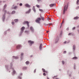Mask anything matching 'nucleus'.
<instances>
[{
	"instance_id": "nucleus-1",
	"label": "nucleus",
	"mask_w": 79,
	"mask_h": 79,
	"mask_svg": "<svg viewBox=\"0 0 79 79\" xmlns=\"http://www.w3.org/2000/svg\"><path fill=\"white\" fill-rule=\"evenodd\" d=\"M68 4H67L66 6V5L64 6V9L63 11V14H64L65 13V12L66 10H67V9H68Z\"/></svg>"
},
{
	"instance_id": "nucleus-2",
	"label": "nucleus",
	"mask_w": 79,
	"mask_h": 79,
	"mask_svg": "<svg viewBox=\"0 0 79 79\" xmlns=\"http://www.w3.org/2000/svg\"><path fill=\"white\" fill-rule=\"evenodd\" d=\"M40 20H41V18L39 17L37 18V19L35 20V21L36 23H40Z\"/></svg>"
},
{
	"instance_id": "nucleus-3",
	"label": "nucleus",
	"mask_w": 79,
	"mask_h": 79,
	"mask_svg": "<svg viewBox=\"0 0 79 79\" xmlns=\"http://www.w3.org/2000/svg\"><path fill=\"white\" fill-rule=\"evenodd\" d=\"M59 41V38L58 37H56L55 39V44H57L58 41Z\"/></svg>"
},
{
	"instance_id": "nucleus-4",
	"label": "nucleus",
	"mask_w": 79,
	"mask_h": 79,
	"mask_svg": "<svg viewBox=\"0 0 79 79\" xmlns=\"http://www.w3.org/2000/svg\"><path fill=\"white\" fill-rule=\"evenodd\" d=\"M27 23V26L29 27V22L27 21H24L23 23V24H25Z\"/></svg>"
},
{
	"instance_id": "nucleus-5",
	"label": "nucleus",
	"mask_w": 79,
	"mask_h": 79,
	"mask_svg": "<svg viewBox=\"0 0 79 79\" xmlns=\"http://www.w3.org/2000/svg\"><path fill=\"white\" fill-rule=\"evenodd\" d=\"M28 43L29 44H30L31 45H32V44H33L34 43V42L33 41H32L31 40H29L28 41Z\"/></svg>"
},
{
	"instance_id": "nucleus-6",
	"label": "nucleus",
	"mask_w": 79,
	"mask_h": 79,
	"mask_svg": "<svg viewBox=\"0 0 79 79\" xmlns=\"http://www.w3.org/2000/svg\"><path fill=\"white\" fill-rule=\"evenodd\" d=\"M24 29H25V27H23L21 28V31L22 32H23V31H24Z\"/></svg>"
},
{
	"instance_id": "nucleus-7",
	"label": "nucleus",
	"mask_w": 79,
	"mask_h": 79,
	"mask_svg": "<svg viewBox=\"0 0 79 79\" xmlns=\"http://www.w3.org/2000/svg\"><path fill=\"white\" fill-rule=\"evenodd\" d=\"M21 47V45H18L16 47L17 49H19Z\"/></svg>"
},
{
	"instance_id": "nucleus-8",
	"label": "nucleus",
	"mask_w": 79,
	"mask_h": 79,
	"mask_svg": "<svg viewBox=\"0 0 79 79\" xmlns=\"http://www.w3.org/2000/svg\"><path fill=\"white\" fill-rule=\"evenodd\" d=\"M30 29L31 31H32V32H34V28H33V27H30Z\"/></svg>"
},
{
	"instance_id": "nucleus-9",
	"label": "nucleus",
	"mask_w": 79,
	"mask_h": 79,
	"mask_svg": "<svg viewBox=\"0 0 79 79\" xmlns=\"http://www.w3.org/2000/svg\"><path fill=\"white\" fill-rule=\"evenodd\" d=\"M31 11V9H30L28 11H27L26 12V14H27V13H30V11Z\"/></svg>"
},
{
	"instance_id": "nucleus-10",
	"label": "nucleus",
	"mask_w": 79,
	"mask_h": 79,
	"mask_svg": "<svg viewBox=\"0 0 79 79\" xmlns=\"http://www.w3.org/2000/svg\"><path fill=\"white\" fill-rule=\"evenodd\" d=\"M42 44H40V45L39 47V48L40 50H42Z\"/></svg>"
},
{
	"instance_id": "nucleus-11",
	"label": "nucleus",
	"mask_w": 79,
	"mask_h": 79,
	"mask_svg": "<svg viewBox=\"0 0 79 79\" xmlns=\"http://www.w3.org/2000/svg\"><path fill=\"white\" fill-rule=\"evenodd\" d=\"M55 5V4H51L49 5L50 7H53Z\"/></svg>"
},
{
	"instance_id": "nucleus-12",
	"label": "nucleus",
	"mask_w": 79,
	"mask_h": 79,
	"mask_svg": "<svg viewBox=\"0 0 79 79\" xmlns=\"http://www.w3.org/2000/svg\"><path fill=\"white\" fill-rule=\"evenodd\" d=\"M25 6L27 7H30L31 6L29 5L28 4H25Z\"/></svg>"
},
{
	"instance_id": "nucleus-13",
	"label": "nucleus",
	"mask_w": 79,
	"mask_h": 79,
	"mask_svg": "<svg viewBox=\"0 0 79 79\" xmlns=\"http://www.w3.org/2000/svg\"><path fill=\"white\" fill-rule=\"evenodd\" d=\"M79 19V17L76 16V17H75L73 18V19Z\"/></svg>"
},
{
	"instance_id": "nucleus-14",
	"label": "nucleus",
	"mask_w": 79,
	"mask_h": 79,
	"mask_svg": "<svg viewBox=\"0 0 79 79\" xmlns=\"http://www.w3.org/2000/svg\"><path fill=\"white\" fill-rule=\"evenodd\" d=\"M6 7V4H5L4 6V8L3 9V11H4L5 10V8Z\"/></svg>"
},
{
	"instance_id": "nucleus-15",
	"label": "nucleus",
	"mask_w": 79,
	"mask_h": 79,
	"mask_svg": "<svg viewBox=\"0 0 79 79\" xmlns=\"http://www.w3.org/2000/svg\"><path fill=\"white\" fill-rule=\"evenodd\" d=\"M2 18L3 21H4V20H5V14H4L3 15Z\"/></svg>"
},
{
	"instance_id": "nucleus-16",
	"label": "nucleus",
	"mask_w": 79,
	"mask_h": 79,
	"mask_svg": "<svg viewBox=\"0 0 79 79\" xmlns=\"http://www.w3.org/2000/svg\"><path fill=\"white\" fill-rule=\"evenodd\" d=\"M41 19L42 20V21H44V20H45V19L44 18V17H42V16H41V17H40Z\"/></svg>"
},
{
	"instance_id": "nucleus-17",
	"label": "nucleus",
	"mask_w": 79,
	"mask_h": 79,
	"mask_svg": "<svg viewBox=\"0 0 79 79\" xmlns=\"http://www.w3.org/2000/svg\"><path fill=\"white\" fill-rule=\"evenodd\" d=\"M29 63L30 62L29 61H27L25 62V63L26 64H29Z\"/></svg>"
},
{
	"instance_id": "nucleus-18",
	"label": "nucleus",
	"mask_w": 79,
	"mask_h": 79,
	"mask_svg": "<svg viewBox=\"0 0 79 79\" xmlns=\"http://www.w3.org/2000/svg\"><path fill=\"white\" fill-rule=\"evenodd\" d=\"M13 57L14 58V59H18V57H15V56H13Z\"/></svg>"
},
{
	"instance_id": "nucleus-19",
	"label": "nucleus",
	"mask_w": 79,
	"mask_h": 79,
	"mask_svg": "<svg viewBox=\"0 0 79 79\" xmlns=\"http://www.w3.org/2000/svg\"><path fill=\"white\" fill-rule=\"evenodd\" d=\"M14 21H15V23H16V22H18V19H15L14 20Z\"/></svg>"
},
{
	"instance_id": "nucleus-20",
	"label": "nucleus",
	"mask_w": 79,
	"mask_h": 79,
	"mask_svg": "<svg viewBox=\"0 0 79 79\" xmlns=\"http://www.w3.org/2000/svg\"><path fill=\"white\" fill-rule=\"evenodd\" d=\"M33 10L34 11V12H35V11H36L35 10V8L34 7V6H33Z\"/></svg>"
},
{
	"instance_id": "nucleus-21",
	"label": "nucleus",
	"mask_w": 79,
	"mask_h": 79,
	"mask_svg": "<svg viewBox=\"0 0 79 79\" xmlns=\"http://www.w3.org/2000/svg\"><path fill=\"white\" fill-rule=\"evenodd\" d=\"M23 69H27V67H24L23 68Z\"/></svg>"
},
{
	"instance_id": "nucleus-22",
	"label": "nucleus",
	"mask_w": 79,
	"mask_h": 79,
	"mask_svg": "<svg viewBox=\"0 0 79 79\" xmlns=\"http://www.w3.org/2000/svg\"><path fill=\"white\" fill-rule=\"evenodd\" d=\"M42 70H43V71L44 73H45V70L44 69H42Z\"/></svg>"
},
{
	"instance_id": "nucleus-23",
	"label": "nucleus",
	"mask_w": 79,
	"mask_h": 79,
	"mask_svg": "<svg viewBox=\"0 0 79 79\" xmlns=\"http://www.w3.org/2000/svg\"><path fill=\"white\" fill-rule=\"evenodd\" d=\"M36 7H37V8H39V7H40V5H36Z\"/></svg>"
},
{
	"instance_id": "nucleus-24",
	"label": "nucleus",
	"mask_w": 79,
	"mask_h": 79,
	"mask_svg": "<svg viewBox=\"0 0 79 79\" xmlns=\"http://www.w3.org/2000/svg\"><path fill=\"white\" fill-rule=\"evenodd\" d=\"M75 48H76V47L75 46V45H74L73 46V50H75Z\"/></svg>"
},
{
	"instance_id": "nucleus-25",
	"label": "nucleus",
	"mask_w": 79,
	"mask_h": 79,
	"mask_svg": "<svg viewBox=\"0 0 79 79\" xmlns=\"http://www.w3.org/2000/svg\"><path fill=\"white\" fill-rule=\"evenodd\" d=\"M39 10L40 11H41V12H42L43 11V10H42V9H39Z\"/></svg>"
},
{
	"instance_id": "nucleus-26",
	"label": "nucleus",
	"mask_w": 79,
	"mask_h": 79,
	"mask_svg": "<svg viewBox=\"0 0 79 79\" xmlns=\"http://www.w3.org/2000/svg\"><path fill=\"white\" fill-rule=\"evenodd\" d=\"M77 57H74L72 58V59H77Z\"/></svg>"
},
{
	"instance_id": "nucleus-27",
	"label": "nucleus",
	"mask_w": 79,
	"mask_h": 79,
	"mask_svg": "<svg viewBox=\"0 0 79 79\" xmlns=\"http://www.w3.org/2000/svg\"><path fill=\"white\" fill-rule=\"evenodd\" d=\"M18 8V7H17V6H15L14 7V9H16V8Z\"/></svg>"
},
{
	"instance_id": "nucleus-28",
	"label": "nucleus",
	"mask_w": 79,
	"mask_h": 79,
	"mask_svg": "<svg viewBox=\"0 0 79 79\" xmlns=\"http://www.w3.org/2000/svg\"><path fill=\"white\" fill-rule=\"evenodd\" d=\"M15 73H16V71H15V70H14L13 71V74H15Z\"/></svg>"
},
{
	"instance_id": "nucleus-29",
	"label": "nucleus",
	"mask_w": 79,
	"mask_h": 79,
	"mask_svg": "<svg viewBox=\"0 0 79 79\" xmlns=\"http://www.w3.org/2000/svg\"><path fill=\"white\" fill-rule=\"evenodd\" d=\"M64 23V19L62 20V22L61 23L62 24H63V23Z\"/></svg>"
},
{
	"instance_id": "nucleus-30",
	"label": "nucleus",
	"mask_w": 79,
	"mask_h": 79,
	"mask_svg": "<svg viewBox=\"0 0 79 79\" xmlns=\"http://www.w3.org/2000/svg\"><path fill=\"white\" fill-rule=\"evenodd\" d=\"M62 64H64V62L63 60H62Z\"/></svg>"
},
{
	"instance_id": "nucleus-31",
	"label": "nucleus",
	"mask_w": 79,
	"mask_h": 79,
	"mask_svg": "<svg viewBox=\"0 0 79 79\" xmlns=\"http://www.w3.org/2000/svg\"><path fill=\"white\" fill-rule=\"evenodd\" d=\"M79 2V0H77V5L78 3Z\"/></svg>"
},
{
	"instance_id": "nucleus-32",
	"label": "nucleus",
	"mask_w": 79,
	"mask_h": 79,
	"mask_svg": "<svg viewBox=\"0 0 79 79\" xmlns=\"http://www.w3.org/2000/svg\"><path fill=\"white\" fill-rule=\"evenodd\" d=\"M12 14H15V11H13L12 12Z\"/></svg>"
},
{
	"instance_id": "nucleus-33",
	"label": "nucleus",
	"mask_w": 79,
	"mask_h": 79,
	"mask_svg": "<svg viewBox=\"0 0 79 79\" xmlns=\"http://www.w3.org/2000/svg\"><path fill=\"white\" fill-rule=\"evenodd\" d=\"M63 24V23H61V24H60V28H61L62 26V24Z\"/></svg>"
},
{
	"instance_id": "nucleus-34",
	"label": "nucleus",
	"mask_w": 79,
	"mask_h": 79,
	"mask_svg": "<svg viewBox=\"0 0 79 79\" xmlns=\"http://www.w3.org/2000/svg\"><path fill=\"white\" fill-rule=\"evenodd\" d=\"M57 77V76H55L53 77V79H55V77Z\"/></svg>"
},
{
	"instance_id": "nucleus-35",
	"label": "nucleus",
	"mask_w": 79,
	"mask_h": 79,
	"mask_svg": "<svg viewBox=\"0 0 79 79\" xmlns=\"http://www.w3.org/2000/svg\"><path fill=\"white\" fill-rule=\"evenodd\" d=\"M11 23L13 25L15 24V22H12Z\"/></svg>"
},
{
	"instance_id": "nucleus-36",
	"label": "nucleus",
	"mask_w": 79,
	"mask_h": 79,
	"mask_svg": "<svg viewBox=\"0 0 79 79\" xmlns=\"http://www.w3.org/2000/svg\"><path fill=\"white\" fill-rule=\"evenodd\" d=\"M19 5H20V6H22V5H23V4H22V3H20V4H19Z\"/></svg>"
},
{
	"instance_id": "nucleus-37",
	"label": "nucleus",
	"mask_w": 79,
	"mask_h": 79,
	"mask_svg": "<svg viewBox=\"0 0 79 79\" xmlns=\"http://www.w3.org/2000/svg\"><path fill=\"white\" fill-rule=\"evenodd\" d=\"M76 29V27H73V30H74V29Z\"/></svg>"
},
{
	"instance_id": "nucleus-38",
	"label": "nucleus",
	"mask_w": 79,
	"mask_h": 79,
	"mask_svg": "<svg viewBox=\"0 0 79 79\" xmlns=\"http://www.w3.org/2000/svg\"><path fill=\"white\" fill-rule=\"evenodd\" d=\"M66 53V51H65L63 53Z\"/></svg>"
},
{
	"instance_id": "nucleus-39",
	"label": "nucleus",
	"mask_w": 79,
	"mask_h": 79,
	"mask_svg": "<svg viewBox=\"0 0 79 79\" xmlns=\"http://www.w3.org/2000/svg\"><path fill=\"white\" fill-rule=\"evenodd\" d=\"M43 75L44 76H46V74L45 73H44Z\"/></svg>"
},
{
	"instance_id": "nucleus-40",
	"label": "nucleus",
	"mask_w": 79,
	"mask_h": 79,
	"mask_svg": "<svg viewBox=\"0 0 79 79\" xmlns=\"http://www.w3.org/2000/svg\"><path fill=\"white\" fill-rule=\"evenodd\" d=\"M18 78L19 79H21V78L20 77H18Z\"/></svg>"
},
{
	"instance_id": "nucleus-41",
	"label": "nucleus",
	"mask_w": 79,
	"mask_h": 79,
	"mask_svg": "<svg viewBox=\"0 0 79 79\" xmlns=\"http://www.w3.org/2000/svg\"><path fill=\"white\" fill-rule=\"evenodd\" d=\"M36 72V69H35L34 70V73H35Z\"/></svg>"
},
{
	"instance_id": "nucleus-42",
	"label": "nucleus",
	"mask_w": 79,
	"mask_h": 79,
	"mask_svg": "<svg viewBox=\"0 0 79 79\" xmlns=\"http://www.w3.org/2000/svg\"><path fill=\"white\" fill-rule=\"evenodd\" d=\"M71 33H70L68 35H71Z\"/></svg>"
},
{
	"instance_id": "nucleus-43",
	"label": "nucleus",
	"mask_w": 79,
	"mask_h": 79,
	"mask_svg": "<svg viewBox=\"0 0 79 79\" xmlns=\"http://www.w3.org/2000/svg\"><path fill=\"white\" fill-rule=\"evenodd\" d=\"M21 55V56H23V53H22Z\"/></svg>"
},
{
	"instance_id": "nucleus-44",
	"label": "nucleus",
	"mask_w": 79,
	"mask_h": 79,
	"mask_svg": "<svg viewBox=\"0 0 79 79\" xmlns=\"http://www.w3.org/2000/svg\"><path fill=\"white\" fill-rule=\"evenodd\" d=\"M45 72L47 73H48V72L47 71H45Z\"/></svg>"
},
{
	"instance_id": "nucleus-45",
	"label": "nucleus",
	"mask_w": 79,
	"mask_h": 79,
	"mask_svg": "<svg viewBox=\"0 0 79 79\" xmlns=\"http://www.w3.org/2000/svg\"><path fill=\"white\" fill-rule=\"evenodd\" d=\"M66 41H65L64 43V44H66Z\"/></svg>"
},
{
	"instance_id": "nucleus-46",
	"label": "nucleus",
	"mask_w": 79,
	"mask_h": 79,
	"mask_svg": "<svg viewBox=\"0 0 79 79\" xmlns=\"http://www.w3.org/2000/svg\"><path fill=\"white\" fill-rule=\"evenodd\" d=\"M48 24H49V25H50V23H49V24H46V26H48Z\"/></svg>"
},
{
	"instance_id": "nucleus-47",
	"label": "nucleus",
	"mask_w": 79,
	"mask_h": 79,
	"mask_svg": "<svg viewBox=\"0 0 79 79\" xmlns=\"http://www.w3.org/2000/svg\"><path fill=\"white\" fill-rule=\"evenodd\" d=\"M32 56H32V55H31L30 56L31 58H32Z\"/></svg>"
},
{
	"instance_id": "nucleus-48",
	"label": "nucleus",
	"mask_w": 79,
	"mask_h": 79,
	"mask_svg": "<svg viewBox=\"0 0 79 79\" xmlns=\"http://www.w3.org/2000/svg\"><path fill=\"white\" fill-rule=\"evenodd\" d=\"M25 32H28V31H25Z\"/></svg>"
},
{
	"instance_id": "nucleus-49",
	"label": "nucleus",
	"mask_w": 79,
	"mask_h": 79,
	"mask_svg": "<svg viewBox=\"0 0 79 79\" xmlns=\"http://www.w3.org/2000/svg\"><path fill=\"white\" fill-rule=\"evenodd\" d=\"M5 13H6V10H4Z\"/></svg>"
},
{
	"instance_id": "nucleus-50",
	"label": "nucleus",
	"mask_w": 79,
	"mask_h": 79,
	"mask_svg": "<svg viewBox=\"0 0 79 79\" xmlns=\"http://www.w3.org/2000/svg\"><path fill=\"white\" fill-rule=\"evenodd\" d=\"M77 8H79V6H78V7H77Z\"/></svg>"
},
{
	"instance_id": "nucleus-51",
	"label": "nucleus",
	"mask_w": 79,
	"mask_h": 79,
	"mask_svg": "<svg viewBox=\"0 0 79 79\" xmlns=\"http://www.w3.org/2000/svg\"><path fill=\"white\" fill-rule=\"evenodd\" d=\"M47 33H48V31H47Z\"/></svg>"
},
{
	"instance_id": "nucleus-52",
	"label": "nucleus",
	"mask_w": 79,
	"mask_h": 79,
	"mask_svg": "<svg viewBox=\"0 0 79 79\" xmlns=\"http://www.w3.org/2000/svg\"><path fill=\"white\" fill-rule=\"evenodd\" d=\"M56 79H58V78H56Z\"/></svg>"
},
{
	"instance_id": "nucleus-53",
	"label": "nucleus",
	"mask_w": 79,
	"mask_h": 79,
	"mask_svg": "<svg viewBox=\"0 0 79 79\" xmlns=\"http://www.w3.org/2000/svg\"><path fill=\"white\" fill-rule=\"evenodd\" d=\"M37 1H40V0H37Z\"/></svg>"
},
{
	"instance_id": "nucleus-54",
	"label": "nucleus",
	"mask_w": 79,
	"mask_h": 79,
	"mask_svg": "<svg viewBox=\"0 0 79 79\" xmlns=\"http://www.w3.org/2000/svg\"><path fill=\"white\" fill-rule=\"evenodd\" d=\"M21 75H23V73H21Z\"/></svg>"
},
{
	"instance_id": "nucleus-55",
	"label": "nucleus",
	"mask_w": 79,
	"mask_h": 79,
	"mask_svg": "<svg viewBox=\"0 0 79 79\" xmlns=\"http://www.w3.org/2000/svg\"><path fill=\"white\" fill-rule=\"evenodd\" d=\"M48 79H49L48 78Z\"/></svg>"
},
{
	"instance_id": "nucleus-56",
	"label": "nucleus",
	"mask_w": 79,
	"mask_h": 79,
	"mask_svg": "<svg viewBox=\"0 0 79 79\" xmlns=\"http://www.w3.org/2000/svg\"><path fill=\"white\" fill-rule=\"evenodd\" d=\"M1 2V3H2V2Z\"/></svg>"
},
{
	"instance_id": "nucleus-57",
	"label": "nucleus",
	"mask_w": 79,
	"mask_h": 79,
	"mask_svg": "<svg viewBox=\"0 0 79 79\" xmlns=\"http://www.w3.org/2000/svg\"><path fill=\"white\" fill-rule=\"evenodd\" d=\"M78 32H79V30L78 31Z\"/></svg>"
}]
</instances>
